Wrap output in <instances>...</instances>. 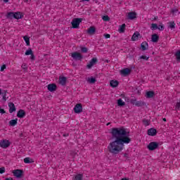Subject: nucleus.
<instances>
[{"label": "nucleus", "instance_id": "nucleus-13", "mask_svg": "<svg viewBox=\"0 0 180 180\" xmlns=\"http://www.w3.org/2000/svg\"><path fill=\"white\" fill-rule=\"evenodd\" d=\"M139 39H141V35L140 34V32H134L131 37L132 41H136L139 40Z\"/></svg>", "mask_w": 180, "mask_h": 180}, {"label": "nucleus", "instance_id": "nucleus-42", "mask_svg": "<svg viewBox=\"0 0 180 180\" xmlns=\"http://www.w3.org/2000/svg\"><path fill=\"white\" fill-rule=\"evenodd\" d=\"M21 68H22V70H25V71L27 70V64L23 63L21 66Z\"/></svg>", "mask_w": 180, "mask_h": 180}, {"label": "nucleus", "instance_id": "nucleus-53", "mask_svg": "<svg viewBox=\"0 0 180 180\" xmlns=\"http://www.w3.org/2000/svg\"><path fill=\"white\" fill-rule=\"evenodd\" d=\"M121 97L124 98H126V96H124V94H121Z\"/></svg>", "mask_w": 180, "mask_h": 180}, {"label": "nucleus", "instance_id": "nucleus-37", "mask_svg": "<svg viewBox=\"0 0 180 180\" xmlns=\"http://www.w3.org/2000/svg\"><path fill=\"white\" fill-rule=\"evenodd\" d=\"M176 58L178 61L180 60V50L177 51L175 53Z\"/></svg>", "mask_w": 180, "mask_h": 180}, {"label": "nucleus", "instance_id": "nucleus-25", "mask_svg": "<svg viewBox=\"0 0 180 180\" xmlns=\"http://www.w3.org/2000/svg\"><path fill=\"white\" fill-rule=\"evenodd\" d=\"M125 30H126V24H122V25H120V28L118 30L119 33H124Z\"/></svg>", "mask_w": 180, "mask_h": 180}, {"label": "nucleus", "instance_id": "nucleus-40", "mask_svg": "<svg viewBox=\"0 0 180 180\" xmlns=\"http://www.w3.org/2000/svg\"><path fill=\"white\" fill-rule=\"evenodd\" d=\"M80 49H81V51L82 53H88V48H86V47H81Z\"/></svg>", "mask_w": 180, "mask_h": 180}, {"label": "nucleus", "instance_id": "nucleus-58", "mask_svg": "<svg viewBox=\"0 0 180 180\" xmlns=\"http://www.w3.org/2000/svg\"><path fill=\"white\" fill-rule=\"evenodd\" d=\"M63 136H64L65 137H67V136H68V134H64Z\"/></svg>", "mask_w": 180, "mask_h": 180}, {"label": "nucleus", "instance_id": "nucleus-24", "mask_svg": "<svg viewBox=\"0 0 180 180\" xmlns=\"http://www.w3.org/2000/svg\"><path fill=\"white\" fill-rule=\"evenodd\" d=\"M155 95V93L153 91H147L146 94V97L148 98V99L151 98H154V96Z\"/></svg>", "mask_w": 180, "mask_h": 180}, {"label": "nucleus", "instance_id": "nucleus-29", "mask_svg": "<svg viewBox=\"0 0 180 180\" xmlns=\"http://www.w3.org/2000/svg\"><path fill=\"white\" fill-rule=\"evenodd\" d=\"M84 178V174H78L75 176V180H82Z\"/></svg>", "mask_w": 180, "mask_h": 180}, {"label": "nucleus", "instance_id": "nucleus-11", "mask_svg": "<svg viewBox=\"0 0 180 180\" xmlns=\"http://www.w3.org/2000/svg\"><path fill=\"white\" fill-rule=\"evenodd\" d=\"M47 89L49 92H55V91H57V85L56 84H49L47 85Z\"/></svg>", "mask_w": 180, "mask_h": 180}, {"label": "nucleus", "instance_id": "nucleus-18", "mask_svg": "<svg viewBox=\"0 0 180 180\" xmlns=\"http://www.w3.org/2000/svg\"><path fill=\"white\" fill-rule=\"evenodd\" d=\"M59 84L63 86H65V85H67V77H59Z\"/></svg>", "mask_w": 180, "mask_h": 180}, {"label": "nucleus", "instance_id": "nucleus-60", "mask_svg": "<svg viewBox=\"0 0 180 180\" xmlns=\"http://www.w3.org/2000/svg\"><path fill=\"white\" fill-rule=\"evenodd\" d=\"M107 126H109V123H108V124H107Z\"/></svg>", "mask_w": 180, "mask_h": 180}, {"label": "nucleus", "instance_id": "nucleus-3", "mask_svg": "<svg viewBox=\"0 0 180 180\" xmlns=\"http://www.w3.org/2000/svg\"><path fill=\"white\" fill-rule=\"evenodd\" d=\"M160 147V143L158 142H150L147 148L149 150V151H154V150H157Z\"/></svg>", "mask_w": 180, "mask_h": 180}, {"label": "nucleus", "instance_id": "nucleus-43", "mask_svg": "<svg viewBox=\"0 0 180 180\" xmlns=\"http://www.w3.org/2000/svg\"><path fill=\"white\" fill-rule=\"evenodd\" d=\"M176 109L177 110H180V102H177V103H176Z\"/></svg>", "mask_w": 180, "mask_h": 180}, {"label": "nucleus", "instance_id": "nucleus-6", "mask_svg": "<svg viewBox=\"0 0 180 180\" xmlns=\"http://www.w3.org/2000/svg\"><path fill=\"white\" fill-rule=\"evenodd\" d=\"M25 56H30V60L32 61L36 60V56H34V53H33V51L31 48H29L28 50L25 51Z\"/></svg>", "mask_w": 180, "mask_h": 180}, {"label": "nucleus", "instance_id": "nucleus-2", "mask_svg": "<svg viewBox=\"0 0 180 180\" xmlns=\"http://www.w3.org/2000/svg\"><path fill=\"white\" fill-rule=\"evenodd\" d=\"M82 22V18H74L72 22V29H78L79 27V24Z\"/></svg>", "mask_w": 180, "mask_h": 180}, {"label": "nucleus", "instance_id": "nucleus-7", "mask_svg": "<svg viewBox=\"0 0 180 180\" xmlns=\"http://www.w3.org/2000/svg\"><path fill=\"white\" fill-rule=\"evenodd\" d=\"M14 176L16 178H22L23 176V170L22 169H15L13 172Z\"/></svg>", "mask_w": 180, "mask_h": 180}, {"label": "nucleus", "instance_id": "nucleus-57", "mask_svg": "<svg viewBox=\"0 0 180 180\" xmlns=\"http://www.w3.org/2000/svg\"><path fill=\"white\" fill-rule=\"evenodd\" d=\"M163 122H167V119L166 118H163Z\"/></svg>", "mask_w": 180, "mask_h": 180}, {"label": "nucleus", "instance_id": "nucleus-16", "mask_svg": "<svg viewBox=\"0 0 180 180\" xmlns=\"http://www.w3.org/2000/svg\"><path fill=\"white\" fill-rule=\"evenodd\" d=\"M26 116V112L24 111V110H20L17 112V117H19L20 119H23Z\"/></svg>", "mask_w": 180, "mask_h": 180}, {"label": "nucleus", "instance_id": "nucleus-20", "mask_svg": "<svg viewBox=\"0 0 180 180\" xmlns=\"http://www.w3.org/2000/svg\"><path fill=\"white\" fill-rule=\"evenodd\" d=\"M96 32V28H95V27L94 26L90 27L87 30L88 34H90L91 36H92L93 34H95Z\"/></svg>", "mask_w": 180, "mask_h": 180}, {"label": "nucleus", "instance_id": "nucleus-47", "mask_svg": "<svg viewBox=\"0 0 180 180\" xmlns=\"http://www.w3.org/2000/svg\"><path fill=\"white\" fill-rule=\"evenodd\" d=\"M136 103H137V101L136 99L131 100V105H136Z\"/></svg>", "mask_w": 180, "mask_h": 180}, {"label": "nucleus", "instance_id": "nucleus-26", "mask_svg": "<svg viewBox=\"0 0 180 180\" xmlns=\"http://www.w3.org/2000/svg\"><path fill=\"white\" fill-rule=\"evenodd\" d=\"M135 106H137L138 108H140L141 106H146V102L142 101H136V103H135Z\"/></svg>", "mask_w": 180, "mask_h": 180}, {"label": "nucleus", "instance_id": "nucleus-8", "mask_svg": "<svg viewBox=\"0 0 180 180\" xmlns=\"http://www.w3.org/2000/svg\"><path fill=\"white\" fill-rule=\"evenodd\" d=\"M98 63V58H93L90 62H89V64H88L86 65L87 68L89 70H91V68H92V67H94V65H96V63Z\"/></svg>", "mask_w": 180, "mask_h": 180}, {"label": "nucleus", "instance_id": "nucleus-39", "mask_svg": "<svg viewBox=\"0 0 180 180\" xmlns=\"http://www.w3.org/2000/svg\"><path fill=\"white\" fill-rule=\"evenodd\" d=\"M8 92H5L4 93V94L2 95V100L4 101V102H6L8 98H6V94Z\"/></svg>", "mask_w": 180, "mask_h": 180}, {"label": "nucleus", "instance_id": "nucleus-5", "mask_svg": "<svg viewBox=\"0 0 180 180\" xmlns=\"http://www.w3.org/2000/svg\"><path fill=\"white\" fill-rule=\"evenodd\" d=\"M131 73V69L125 68L120 71V75L122 77H129V75Z\"/></svg>", "mask_w": 180, "mask_h": 180}, {"label": "nucleus", "instance_id": "nucleus-32", "mask_svg": "<svg viewBox=\"0 0 180 180\" xmlns=\"http://www.w3.org/2000/svg\"><path fill=\"white\" fill-rule=\"evenodd\" d=\"M164 29H165V26L162 25V22H160L159 25L158 26V30L162 32V30H164Z\"/></svg>", "mask_w": 180, "mask_h": 180}, {"label": "nucleus", "instance_id": "nucleus-4", "mask_svg": "<svg viewBox=\"0 0 180 180\" xmlns=\"http://www.w3.org/2000/svg\"><path fill=\"white\" fill-rule=\"evenodd\" d=\"M71 56L73 58V60H75L76 61H82V58H84L82 54L78 52L72 53Z\"/></svg>", "mask_w": 180, "mask_h": 180}, {"label": "nucleus", "instance_id": "nucleus-49", "mask_svg": "<svg viewBox=\"0 0 180 180\" xmlns=\"http://www.w3.org/2000/svg\"><path fill=\"white\" fill-rule=\"evenodd\" d=\"M104 37L105 39H110V34H104Z\"/></svg>", "mask_w": 180, "mask_h": 180}, {"label": "nucleus", "instance_id": "nucleus-52", "mask_svg": "<svg viewBox=\"0 0 180 180\" xmlns=\"http://www.w3.org/2000/svg\"><path fill=\"white\" fill-rule=\"evenodd\" d=\"M153 20H158V16L154 17V18H153Z\"/></svg>", "mask_w": 180, "mask_h": 180}, {"label": "nucleus", "instance_id": "nucleus-48", "mask_svg": "<svg viewBox=\"0 0 180 180\" xmlns=\"http://www.w3.org/2000/svg\"><path fill=\"white\" fill-rule=\"evenodd\" d=\"M171 12L173 15H174V13H178V9H172Z\"/></svg>", "mask_w": 180, "mask_h": 180}, {"label": "nucleus", "instance_id": "nucleus-12", "mask_svg": "<svg viewBox=\"0 0 180 180\" xmlns=\"http://www.w3.org/2000/svg\"><path fill=\"white\" fill-rule=\"evenodd\" d=\"M128 19L129 20H134V19H137V13L136 12H129L128 13Z\"/></svg>", "mask_w": 180, "mask_h": 180}, {"label": "nucleus", "instance_id": "nucleus-21", "mask_svg": "<svg viewBox=\"0 0 180 180\" xmlns=\"http://www.w3.org/2000/svg\"><path fill=\"white\" fill-rule=\"evenodd\" d=\"M159 40H160V36H158L157 34H152L151 41H153V43H158Z\"/></svg>", "mask_w": 180, "mask_h": 180}, {"label": "nucleus", "instance_id": "nucleus-15", "mask_svg": "<svg viewBox=\"0 0 180 180\" xmlns=\"http://www.w3.org/2000/svg\"><path fill=\"white\" fill-rule=\"evenodd\" d=\"M110 86L112 88H117L119 86V81L112 79L110 82Z\"/></svg>", "mask_w": 180, "mask_h": 180}, {"label": "nucleus", "instance_id": "nucleus-59", "mask_svg": "<svg viewBox=\"0 0 180 180\" xmlns=\"http://www.w3.org/2000/svg\"><path fill=\"white\" fill-rule=\"evenodd\" d=\"M24 2H29V0H24Z\"/></svg>", "mask_w": 180, "mask_h": 180}, {"label": "nucleus", "instance_id": "nucleus-45", "mask_svg": "<svg viewBox=\"0 0 180 180\" xmlns=\"http://www.w3.org/2000/svg\"><path fill=\"white\" fill-rule=\"evenodd\" d=\"M5 172V167H2L0 168V174H4Z\"/></svg>", "mask_w": 180, "mask_h": 180}, {"label": "nucleus", "instance_id": "nucleus-27", "mask_svg": "<svg viewBox=\"0 0 180 180\" xmlns=\"http://www.w3.org/2000/svg\"><path fill=\"white\" fill-rule=\"evenodd\" d=\"M18 124V119L15 120H11L9 122V126H12V127L16 126Z\"/></svg>", "mask_w": 180, "mask_h": 180}, {"label": "nucleus", "instance_id": "nucleus-36", "mask_svg": "<svg viewBox=\"0 0 180 180\" xmlns=\"http://www.w3.org/2000/svg\"><path fill=\"white\" fill-rule=\"evenodd\" d=\"M169 27L170 29H175V22H169Z\"/></svg>", "mask_w": 180, "mask_h": 180}, {"label": "nucleus", "instance_id": "nucleus-23", "mask_svg": "<svg viewBox=\"0 0 180 180\" xmlns=\"http://www.w3.org/2000/svg\"><path fill=\"white\" fill-rule=\"evenodd\" d=\"M6 19H9L10 20H12V19H15V12H8L6 15Z\"/></svg>", "mask_w": 180, "mask_h": 180}, {"label": "nucleus", "instance_id": "nucleus-54", "mask_svg": "<svg viewBox=\"0 0 180 180\" xmlns=\"http://www.w3.org/2000/svg\"><path fill=\"white\" fill-rule=\"evenodd\" d=\"M82 2H89V0H82Z\"/></svg>", "mask_w": 180, "mask_h": 180}, {"label": "nucleus", "instance_id": "nucleus-55", "mask_svg": "<svg viewBox=\"0 0 180 180\" xmlns=\"http://www.w3.org/2000/svg\"><path fill=\"white\" fill-rule=\"evenodd\" d=\"M4 2H5L6 4L9 2V0H4Z\"/></svg>", "mask_w": 180, "mask_h": 180}, {"label": "nucleus", "instance_id": "nucleus-35", "mask_svg": "<svg viewBox=\"0 0 180 180\" xmlns=\"http://www.w3.org/2000/svg\"><path fill=\"white\" fill-rule=\"evenodd\" d=\"M102 19L104 20V22H109L110 20V18H109L108 15H103Z\"/></svg>", "mask_w": 180, "mask_h": 180}, {"label": "nucleus", "instance_id": "nucleus-22", "mask_svg": "<svg viewBox=\"0 0 180 180\" xmlns=\"http://www.w3.org/2000/svg\"><path fill=\"white\" fill-rule=\"evenodd\" d=\"M23 18V13L20 12H14V19H22Z\"/></svg>", "mask_w": 180, "mask_h": 180}, {"label": "nucleus", "instance_id": "nucleus-10", "mask_svg": "<svg viewBox=\"0 0 180 180\" xmlns=\"http://www.w3.org/2000/svg\"><path fill=\"white\" fill-rule=\"evenodd\" d=\"M74 112H75V113H82V104H81V103L76 104L74 108Z\"/></svg>", "mask_w": 180, "mask_h": 180}, {"label": "nucleus", "instance_id": "nucleus-9", "mask_svg": "<svg viewBox=\"0 0 180 180\" xmlns=\"http://www.w3.org/2000/svg\"><path fill=\"white\" fill-rule=\"evenodd\" d=\"M11 146V143H9V141L6 139H4L0 142V146L1 148H8Z\"/></svg>", "mask_w": 180, "mask_h": 180}, {"label": "nucleus", "instance_id": "nucleus-33", "mask_svg": "<svg viewBox=\"0 0 180 180\" xmlns=\"http://www.w3.org/2000/svg\"><path fill=\"white\" fill-rule=\"evenodd\" d=\"M150 29H151V30H157V29L158 30V25H157L155 23H152Z\"/></svg>", "mask_w": 180, "mask_h": 180}, {"label": "nucleus", "instance_id": "nucleus-19", "mask_svg": "<svg viewBox=\"0 0 180 180\" xmlns=\"http://www.w3.org/2000/svg\"><path fill=\"white\" fill-rule=\"evenodd\" d=\"M8 108L10 113H13V112H16V107H15V104L13 103H9Z\"/></svg>", "mask_w": 180, "mask_h": 180}, {"label": "nucleus", "instance_id": "nucleus-56", "mask_svg": "<svg viewBox=\"0 0 180 180\" xmlns=\"http://www.w3.org/2000/svg\"><path fill=\"white\" fill-rule=\"evenodd\" d=\"M20 137H23V134L22 133L20 134Z\"/></svg>", "mask_w": 180, "mask_h": 180}, {"label": "nucleus", "instance_id": "nucleus-1", "mask_svg": "<svg viewBox=\"0 0 180 180\" xmlns=\"http://www.w3.org/2000/svg\"><path fill=\"white\" fill-rule=\"evenodd\" d=\"M110 133L114 141L109 143L108 151L112 155H117L124 148V144L131 143L130 131H127L126 128L121 127L112 128Z\"/></svg>", "mask_w": 180, "mask_h": 180}, {"label": "nucleus", "instance_id": "nucleus-31", "mask_svg": "<svg viewBox=\"0 0 180 180\" xmlns=\"http://www.w3.org/2000/svg\"><path fill=\"white\" fill-rule=\"evenodd\" d=\"M88 82H89V84H95V82H96V79L94 77H91L88 79Z\"/></svg>", "mask_w": 180, "mask_h": 180}, {"label": "nucleus", "instance_id": "nucleus-34", "mask_svg": "<svg viewBox=\"0 0 180 180\" xmlns=\"http://www.w3.org/2000/svg\"><path fill=\"white\" fill-rule=\"evenodd\" d=\"M142 122H143L144 126H150V121H149L148 120H147V119H143V120H142Z\"/></svg>", "mask_w": 180, "mask_h": 180}, {"label": "nucleus", "instance_id": "nucleus-50", "mask_svg": "<svg viewBox=\"0 0 180 180\" xmlns=\"http://www.w3.org/2000/svg\"><path fill=\"white\" fill-rule=\"evenodd\" d=\"M0 113L4 115V113H6V112H5V110H4V108H0Z\"/></svg>", "mask_w": 180, "mask_h": 180}, {"label": "nucleus", "instance_id": "nucleus-46", "mask_svg": "<svg viewBox=\"0 0 180 180\" xmlns=\"http://www.w3.org/2000/svg\"><path fill=\"white\" fill-rule=\"evenodd\" d=\"M5 92H8L7 90H3L2 89H0V95H3L4 94H5Z\"/></svg>", "mask_w": 180, "mask_h": 180}, {"label": "nucleus", "instance_id": "nucleus-51", "mask_svg": "<svg viewBox=\"0 0 180 180\" xmlns=\"http://www.w3.org/2000/svg\"><path fill=\"white\" fill-rule=\"evenodd\" d=\"M124 157L125 158H129V153H124Z\"/></svg>", "mask_w": 180, "mask_h": 180}, {"label": "nucleus", "instance_id": "nucleus-30", "mask_svg": "<svg viewBox=\"0 0 180 180\" xmlns=\"http://www.w3.org/2000/svg\"><path fill=\"white\" fill-rule=\"evenodd\" d=\"M118 106H124V105H126V103L124 101H123V100H122V98H120L117 100V102Z\"/></svg>", "mask_w": 180, "mask_h": 180}, {"label": "nucleus", "instance_id": "nucleus-38", "mask_svg": "<svg viewBox=\"0 0 180 180\" xmlns=\"http://www.w3.org/2000/svg\"><path fill=\"white\" fill-rule=\"evenodd\" d=\"M140 58L141 60H145V61H148V58H150V57H147L146 56L143 55L140 56Z\"/></svg>", "mask_w": 180, "mask_h": 180}, {"label": "nucleus", "instance_id": "nucleus-14", "mask_svg": "<svg viewBox=\"0 0 180 180\" xmlns=\"http://www.w3.org/2000/svg\"><path fill=\"white\" fill-rule=\"evenodd\" d=\"M157 129H154V128H150L149 129H148V136H157Z\"/></svg>", "mask_w": 180, "mask_h": 180}, {"label": "nucleus", "instance_id": "nucleus-28", "mask_svg": "<svg viewBox=\"0 0 180 180\" xmlns=\"http://www.w3.org/2000/svg\"><path fill=\"white\" fill-rule=\"evenodd\" d=\"M23 39L25 40L27 46H30V37L28 36H24Z\"/></svg>", "mask_w": 180, "mask_h": 180}, {"label": "nucleus", "instance_id": "nucleus-44", "mask_svg": "<svg viewBox=\"0 0 180 180\" xmlns=\"http://www.w3.org/2000/svg\"><path fill=\"white\" fill-rule=\"evenodd\" d=\"M6 69V65H3L1 67L0 71H1V72L5 71Z\"/></svg>", "mask_w": 180, "mask_h": 180}, {"label": "nucleus", "instance_id": "nucleus-17", "mask_svg": "<svg viewBox=\"0 0 180 180\" xmlns=\"http://www.w3.org/2000/svg\"><path fill=\"white\" fill-rule=\"evenodd\" d=\"M141 49L142 51H146V50H148V41H143L141 44Z\"/></svg>", "mask_w": 180, "mask_h": 180}, {"label": "nucleus", "instance_id": "nucleus-41", "mask_svg": "<svg viewBox=\"0 0 180 180\" xmlns=\"http://www.w3.org/2000/svg\"><path fill=\"white\" fill-rule=\"evenodd\" d=\"M24 162H25V164H30V158H25L24 159Z\"/></svg>", "mask_w": 180, "mask_h": 180}]
</instances>
